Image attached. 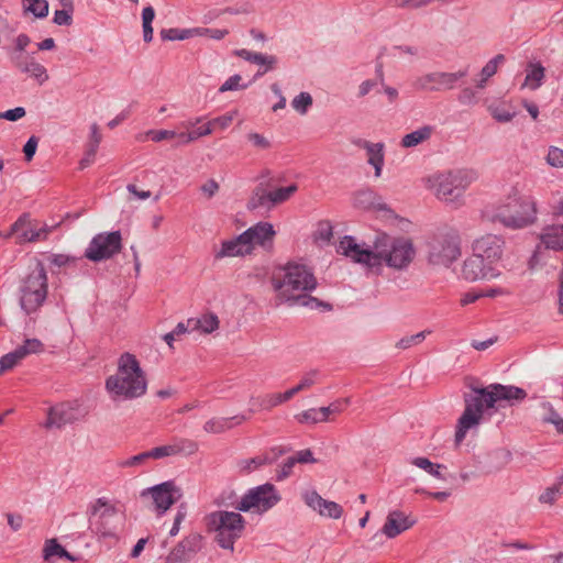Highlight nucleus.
<instances>
[{"label": "nucleus", "instance_id": "obj_1", "mask_svg": "<svg viewBox=\"0 0 563 563\" xmlns=\"http://www.w3.org/2000/svg\"><path fill=\"white\" fill-rule=\"evenodd\" d=\"M336 251L375 274H380L384 266L396 272L406 271L416 257V249L410 239L388 234L378 235L372 247L358 244L353 236L346 235L340 241Z\"/></svg>", "mask_w": 563, "mask_h": 563}, {"label": "nucleus", "instance_id": "obj_2", "mask_svg": "<svg viewBox=\"0 0 563 563\" xmlns=\"http://www.w3.org/2000/svg\"><path fill=\"white\" fill-rule=\"evenodd\" d=\"M473 394L464 396L465 408L457 420L455 443L459 445L465 439L467 432L479 426L485 410L493 409L505 401L509 406L521 402L527 397V391L520 387L503 384H490L487 387H472Z\"/></svg>", "mask_w": 563, "mask_h": 563}, {"label": "nucleus", "instance_id": "obj_3", "mask_svg": "<svg viewBox=\"0 0 563 563\" xmlns=\"http://www.w3.org/2000/svg\"><path fill=\"white\" fill-rule=\"evenodd\" d=\"M271 285L275 292L276 307H309L321 306V302L309 295L317 287V278L305 264L290 262L275 269L271 276Z\"/></svg>", "mask_w": 563, "mask_h": 563}, {"label": "nucleus", "instance_id": "obj_4", "mask_svg": "<svg viewBox=\"0 0 563 563\" xmlns=\"http://www.w3.org/2000/svg\"><path fill=\"white\" fill-rule=\"evenodd\" d=\"M104 387L113 401L133 400L146 394V374L134 354L125 352L118 358L117 371L106 379Z\"/></svg>", "mask_w": 563, "mask_h": 563}, {"label": "nucleus", "instance_id": "obj_5", "mask_svg": "<svg viewBox=\"0 0 563 563\" xmlns=\"http://www.w3.org/2000/svg\"><path fill=\"white\" fill-rule=\"evenodd\" d=\"M478 179L473 168H457L437 172L422 178L423 187L439 201L454 208L465 203V192Z\"/></svg>", "mask_w": 563, "mask_h": 563}, {"label": "nucleus", "instance_id": "obj_6", "mask_svg": "<svg viewBox=\"0 0 563 563\" xmlns=\"http://www.w3.org/2000/svg\"><path fill=\"white\" fill-rule=\"evenodd\" d=\"M495 218L510 229L526 228L537 220V203L531 196L522 195L517 188L497 207Z\"/></svg>", "mask_w": 563, "mask_h": 563}, {"label": "nucleus", "instance_id": "obj_7", "mask_svg": "<svg viewBox=\"0 0 563 563\" xmlns=\"http://www.w3.org/2000/svg\"><path fill=\"white\" fill-rule=\"evenodd\" d=\"M203 520L207 530L214 533L217 544L233 552L234 543L245 530L246 521L243 516L238 511L216 510L208 514Z\"/></svg>", "mask_w": 563, "mask_h": 563}, {"label": "nucleus", "instance_id": "obj_8", "mask_svg": "<svg viewBox=\"0 0 563 563\" xmlns=\"http://www.w3.org/2000/svg\"><path fill=\"white\" fill-rule=\"evenodd\" d=\"M47 274L44 265L36 262L34 268L21 279L19 303L25 314H33L44 305L47 297Z\"/></svg>", "mask_w": 563, "mask_h": 563}, {"label": "nucleus", "instance_id": "obj_9", "mask_svg": "<svg viewBox=\"0 0 563 563\" xmlns=\"http://www.w3.org/2000/svg\"><path fill=\"white\" fill-rule=\"evenodd\" d=\"M460 256L461 239L455 231L439 233L428 243V260L433 265L448 267Z\"/></svg>", "mask_w": 563, "mask_h": 563}, {"label": "nucleus", "instance_id": "obj_10", "mask_svg": "<svg viewBox=\"0 0 563 563\" xmlns=\"http://www.w3.org/2000/svg\"><path fill=\"white\" fill-rule=\"evenodd\" d=\"M280 500V495L273 484L266 483L247 490L235 506L243 512L263 514L272 509Z\"/></svg>", "mask_w": 563, "mask_h": 563}, {"label": "nucleus", "instance_id": "obj_11", "mask_svg": "<svg viewBox=\"0 0 563 563\" xmlns=\"http://www.w3.org/2000/svg\"><path fill=\"white\" fill-rule=\"evenodd\" d=\"M122 250V235L120 231L102 232L95 235L87 249L85 257L91 262H102L112 258Z\"/></svg>", "mask_w": 563, "mask_h": 563}, {"label": "nucleus", "instance_id": "obj_12", "mask_svg": "<svg viewBox=\"0 0 563 563\" xmlns=\"http://www.w3.org/2000/svg\"><path fill=\"white\" fill-rule=\"evenodd\" d=\"M468 75V68H463L454 73L432 71L417 77L412 86L416 90L433 92L454 89L456 82Z\"/></svg>", "mask_w": 563, "mask_h": 563}, {"label": "nucleus", "instance_id": "obj_13", "mask_svg": "<svg viewBox=\"0 0 563 563\" xmlns=\"http://www.w3.org/2000/svg\"><path fill=\"white\" fill-rule=\"evenodd\" d=\"M142 496H150L156 512L163 515L183 497V490L175 482L167 481L143 490Z\"/></svg>", "mask_w": 563, "mask_h": 563}, {"label": "nucleus", "instance_id": "obj_14", "mask_svg": "<svg viewBox=\"0 0 563 563\" xmlns=\"http://www.w3.org/2000/svg\"><path fill=\"white\" fill-rule=\"evenodd\" d=\"M505 240L497 234H485L472 243V252L481 256L486 263L495 266L504 255Z\"/></svg>", "mask_w": 563, "mask_h": 563}, {"label": "nucleus", "instance_id": "obj_15", "mask_svg": "<svg viewBox=\"0 0 563 563\" xmlns=\"http://www.w3.org/2000/svg\"><path fill=\"white\" fill-rule=\"evenodd\" d=\"M87 415L85 408L78 402H63L52 407L47 415L46 427L62 428L66 424L74 423L82 419Z\"/></svg>", "mask_w": 563, "mask_h": 563}, {"label": "nucleus", "instance_id": "obj_16", "mask_svg": "<svg viewBox=\"0 0 563 563\" xmlns=\"http://www.w3.org/2000/svg\"><path fill=\"white\" fill-rule=\"evenodd\" d=\"M241 234L251 254L256 246L265 251L273 250L276 231L269 222H258Z\"/></svg>", "mask_w": 563, "mask_h": 563}, {"label": "nucleus", "instance_id": "obj_17", "mask_svg": "<svg viewBox=\"0 0 563 563\" xmlns=\"http://www.w3.org/2000/svg\"><path fill=\"white\" fill-rule=\"evenodd\" d=\"M12 231L22 242H37L46 240L52 228L22 214L12 225Z\"/></svg>", "mask_w": 563, "mask_h": 563}, {"label": "nucleus", "instance_id": "obj_18", "mask_svg": "<svg viewBox=\"0 0 563 563\" xmlns=\"http://www.w3.org/2000/svg\"><path fill=\"white\" fill-rule=\"evenodd\" d=\"M461 275L468 282H476L481 279H493L500 275L495 266L486 263L481 256L472 252L463 262Z\"/></svg>", "mask_w": 563, "mask_h": 563}, {"label": "nucleus", "instance_id": "obj_19", "mask_svg": "<svg viewBox=\"0 0 563 563\" xmlns=\"http://www.w3.org/2000/svg\"><path fill=\"white\" fill-rule=\"evenodd\" d=\"M202 541L200 533L188 534L168 553L165 563H187L202 549Z\"/></svg>", "mask_w": 563, "mask_h": 563}, {"label": "nucleus", "instance_id": "obj_20", "mask_svg": "<svg viewBox=\"0 0 563 563\" xmlns=\"http://www.w3.org/2000/svg\"><path fill=\"white\" fill-rule=\"evenodd\" d=\"M305 504L319 516L330 519H340L343 507L335 501L322 498L316 490H306L301 495Z\"/></svg>", "mask_w": 563, "mask_h": 563}, {"label": "nucleus", "instance_id": "obj_21", "mask_svg": "<svg viewBox=\"0 0 563 563\" xmlns=\"http://www.w3.org/2000/svg\"><path fill=\"white\" fill-rule=\"evenodd\" d=\"M538 247L560 252L563 251V221H552L545 224L539 234Z\"/></svg>", "mask_w": 563, "mask_h": 563}, {"label": "nucleus", "instance_id": "obj_22", "mask_svg": "<svg viewBox=\"0 0 563 563\" xmlns=\"http://www.w3.org/2000/svg\"><path fill=\"white\" fill-rule=\"evenodd\" d=\"M353 144L360 148L365 150L367 156V163L375 169V176L382 175L384 162H385V145L382 142L373 143L364 139H357L353 141Z\"/></svg>", "mask_w": 563, "mask_h": 563}, {"label": "nucleus", "instance_id": "obj_23", "mask_svg": "<svg viewBox=\"0 0 563 563\" xmlns=\"http://www.w3.org/2000/svg\"><path fill=\"white\" fill-rule=\"evenodd\" d=\"M415 525L402 511L393 510L387 515L386 521L382 528V533L387 538L393 539L408 530Z\"/></svg>", "mask_w": 563, "mask_h": 563}, {"label": "nucleus", "instance_id": "obj_24", "mask_svg": "<svg viewBox=\"0 0 563 563\" xmlns=\"http://www.w3.org/2000/svg\"><path fill=\"white\" fill-rule=\"evenodd\" d=\"M250 251L244 242V239L242 234L225 240L221 243L220 250L216 253V258H223V257H243L246 255H250Z\"/></svg>", "mask_w": 563, "mask_h": 563}, {"label": "nucleus", "instance_id": "obj_25", "mask_svg": "<svg viewBox=\"0 0 563 563\" xmlns=\"http://www.w3.org/2000/svg\"><path fill=\"white\" fill-rule=\"evenodd\" d=\"M15 66L25 74H29L33 78L37 80L40 85L44 84L48 80V75L46 68L37 63L33 57H16Z\"/></svg>", "mask_w": 563, "mask_h": 563}, {"label": "nucleus", "instance_id": "obj_26", "mask_svg": "<svg viewBox=\"0 0 563 563\" xmlns=\"http://www.w3.org/2000/svg\"><path fill=\"white\" fill-rule=\"evenodd\" d=\"M246 418L244 416H234L230 418H211L203 424V430L209 434H219L228 431L233 428V426H238L242 423Z\"/></svg>", "mask_w": 563, "mask_h": 563}, {"label": "nucleus", "instance_id": "obj_27", "mask_svg": "<svg viewBox=\"0 0 563 563\" xmlns=\"http://www.w3.org/2000/svg\"><path fill=\"white\" fill-rule=\"evenodd\" d=\"M434 132V128L431 125H423L419 129L405 134L400 141V145L405 148L415 147L427 141H429Z\"/></svg>", "mask_w": 563, "mask_h": 563}, {"label": "nucleus", "instance_id": "obj_28", "mask_svg": "<svg viewBox=\"0 0 563 563\" xmlns=\"http://www.w3.org/2000/svg\"><path fill=\"white\" fill-rule=\"evenodd\" d=\"M188 327L202 333H211L219 328V319L214 313H206L200 318L188 319Z\"/></svg>", "mask_w": 563, "mask_h": 563}, {"label": "nucleus", "instance_id": "obj_29", "mask_svg": "<svg viewBox=\"0 0 563 563\" xmlns=\"http://www.w3.org/2000/svg\"><path fill=\"white\" fill-rule=\"evenodd\" d=\"M505 62L503 54H497L489 59L479 73V78L476 80V88L484 89L489 78H492L498 70V67Z\"/></svg>", "mask_w": 563, "mask_h": 563}, {"label": "nucleus", "instance_id": "obj_30", "mask_svg": "<svg viewBox=\"0 0 563 563\" xmlns=\"http://www.w3.org/2000/svg\"><path fill=\"white\" fill-rule=\"evenodd\" d=\"M544 76L545 69L540 63L529 64L523 87H528L531 90L538 89L542 85Z\"/></svg>", "mask_w": 563, "mask_h": 563}, {"label": "nucleus", "instance_id": "obj_31", "mask_svg": "<svg viewBox=\"0 0 563 563\" xmlns=\"http://www.w3.org/2000/svg\"><path fill=\"white\" fill-rule=\"evenodd\" d=\"M115 508L106 498H98L89 508V519H106L115 515Z\"/></svg>", "mask_w": 563, "mask_h": 563}, {"label": "nucleus", "instance_id": "obj_32", "mask_svg": "<svg viewBox=\"0 0 563 563\" xmlns=\"http://www.w3.org/2000/svg\"><path fill=\"white\" fill-rule=\"evenodd\" d=\"M235 55L254 64L265 65L267 68H273L277 59L273 55H264L262 53H255L245 48L235 51Z\"/></svg>", "mask_w": 563, "mask_h": 563}, {"label": "nucleus", "instance_id": "obj_33", "mask_svg": "<svg viewBox=\"0 0 563 563\" xmlns=\"http://www.w3.org/2000/svg\"><path fill=\"white\" fill-rule=\"evenodd\" d=\"M283 404L279 394H267L260 397H252L251 398V405L252 409L251 411L254 412L256 410H271L276 406H279Z\"/></svg>", "mask_w": 563, "mask_h": 563}, {"label": "nucleus", "instance_id": "obj_34", "mask_svg": "<svg viewBox=\"0 0 563 563\" xmlns=\"http://www.w3.org/2000/svg\"><path fill=\"white\" fill-rule=\"evenodd\" d=\"M247 207L251 210H256V209H262V208H266V209L272 208L273 206L271 205L269 191H266L261 186L257 187L253 191V195L251 196V198L249 200Z\"/></svg>", "mask_w": 563, "mask_h": 563}, {"label": "nucleus", "instance_id": "obj_35", "mask_svg": "<svg viewBox=\"0 0 563 563\" xmlns=\"http://www.w3.org/2000/svg\"><path fill=\"white\" fill-rule=\"evenodd\" d=\"M563 495V482L559 478L539 496L541 504L553 505Z\"/></svg>", "mask_w": 563, "mask_h": 563}, {"label": "nucleus", "instance_id": "obj_36", "mask_svg": "<svg viewBox=\"0 0 563 563\" xmlns=\"http://www.w3.org/2000/svg\"><path fill=\"white\" fill-rule=\"evenodd\" d=\"M25 12L32 13L35 18L43 19L48 14V2L46 0H22Z\"/></svg>", "mask_w": 563, "mask_h": 563}, {"label": "nucleus", "instance_id": "obj_37", "mask_svg": "<svg viewBox=\"0 0 563 563\" xmlns=\"http://www.w3.org/2000/svg\"><path fill=\"white\" fill-rule=\"evenodd\" d=\"M21 358L31 354H40L44 351V344L38 339H26L22 345L14 349Z\"/></svg>", "mask_w": 563, "mask_h": 563}, {"label": "nucleus", "instance_id": "obj_38", "mask_svg": "<svg viewBox=\"0 0 563 563\" xmlns=\"http://www.w3.org/2000/svg\"><path fill=\"white\" fill-rule=\"evenodd\" d=\"M297 190L298 186L296 184L271 190V205L276 206L287 201Z\"/></svg>", "mask_w": 563, "mask_h": 563}, {"label": "nucleus", "instance_id": "obj_39", "mask_svg": "<svg viewBox=\"0 0 563 563\" xmlns=\"http://www.w3.org/2000/svg\"><path fill=\"white\" fill-rule=\"evenodd\" d=\"M295 418L297 419V421L299 423L314 424L318 422L327 421L321 407L318 409L311 408V409L305 410V411L296 415Z\"/></svg>", "mask_w": 563, "mask_h": 563}, {"label": "nucleus", "instance_id": "obj_40", "mask_svg": "<svg viewBox=\"0 0 563 563\" xmlns=\"http://www.w3.org/2000/svg\"><path fill=\"white\" fill-rule=\"evenodd\" d=\"M155 18L154 9L148 5L145 7L142 11V26H143V38L145 42H151L153 38V27L152 22Z\"/></svg>", "mask_w": 563, "mask_h": 563}, {"label": "nucleus", "instance_id": "obj_41", "mask_svg": "<svg viewBox=\"0 0 563 563\" xmlns=\"http://www.w3.org/2000/svg\"><path fill=\"white\" fill-rule=\"evenodd\" d=\"M541 408L544 410V415L542 417L543 422L553 424L556 431L559 432L563 426V418L555 411L553 406L548 401L542 402Z\"/></svg>", "mask_w": 563, "mask_h": 563}, {"label": "nucleus", "instance_id": "obj_42", "mask_svg": "<svg viewBox=\"0 0 563 563\" xmlns=\"http://www.w3.org/2000/svg\"><path fill=\"white\" fill-rule=\"evenodd\" d=\"M479 88L475 87H464L461 89V91L457 95V101L462 106L466 107H473L478 103L479 96H478Z\"/></svg>", "mask_w": 563, "mask_h": 563}, {"label": "nucleus", "instance_id": "obj_43", "mask_svg": "<svg viewBox=\"0 0 563 563\" xmlns=\"http://www.w3.org/2000/svg\"><path fill=\"white\" fill-rule=\"evenodd\" d=\"M266 457L264 455H258L250 459H243L238 462V467L241 473L249 474L254 470L267 464Z\"/></svg>", "mask_w": 563, "mask_h": 563}, {"label": "nucleus", "instance_id": "obj_44", "mask_svg": "<svg viewBox=\"0 0 563 563\" xmlns=\"http://www.w3.org/2000/svg\"><path fill=\"white\" fill-rule=\"evenodd\" d=\"M66 549L62 547L57 539H47L43 548V559L47 562L54 556L60 558Z\"/></svg>", "mask_w": 563, "mask_h": 563}, {"label": "nucleus", "instance_id": "obj_45", "mask_svg": "<svg viewBox=\"0 0 563 563\" xmlns=\"http://www.w3.org/2000/svg\"><path fill=\"white\" fill-rule=\"evenodd\" d=\"M150 459H152L151 452L145 451L134 456L120 460L118 461L117 465L121 468L139 467L143 465L145 462H147Z\"/></svg>", "mask_w": 563, "mask_h": 563}, {"label": "nucleus", "instance_id": "obj_46", "mask_svg": "<svg viewBox=\"0 0 563 563\" xmlns=\"http://www.w3.org/2000/svg\"><path fill=\"white\" fill-rule=\"evenodd\" d=\"M312 106V97L309 92H300L291 101V107L300 114H306Z\"/></svg>", "mask_w": 563, "mask_h": 563}, {"label": "nucleus", "instance_id": "obj_47", "mask_svg": "<svg viewBox=\"0 0 563 563\" xmlns=\"http://www.w3.org/2000/svg\"><path fill=\"white\" fill-rule=\"evenodd\" d=\"M175 449L177 450V455H192L198 451V444L194 440L179 438L174 440Z\"/></svg>", "mask_w": 563, "mask_h": 563}, {"label": "nucleus", "instance_id": "obj_48", "mask_svg": "<svg viewBox=\"0 0 563 563\" xmlns=\"http://www.w3.org/2000/svg\"><path fill=\"white\" fill-rule=\"evenodd\" d=\"M159 34L164 41L186 40L192 36V30L164 29Z\"/></svg>", "mask_w": 563, "mask_h": 563}, {"label": "nucleus", "instance_id": "obj_49", "mask_svg": "<svg viewBox=\"0 0 563 563\" xmlns=\"http://www.w3.org/2000/svg\"><path fill=\"white\" fill-rule=\"evenodd\" d=\"M21 361H22V358L15 350L1 356L0 357V375H2L4 372H7L9 369H12Z\"/></svg>", "mask_w": 563, "mask_h": 563}, {"label": "nucleus", "instance_id": "obj_50", "mask_svg": "<svg viewBox=\"0 0 563 563\" xmlns=\"http://www.w3.org/2000/svg\"><path fill=\"white\" fill-rule=\"evenodd\" d=\"M429 333H430V331H421L416 334L405 336L397 342L396 346L398 349L406 350L412 345L421 343L427 338V335Z\"/></svg>", "mask_w": 563, "mask_h": 563}, {"label": "nucleus", "instance_id": "obj_51", "mask_svg": "<svg viewBox=\"0 0 563 563\" xmlns=\"http://www.w3.org/2000/svg\"><path fill=\"white\" fill-rule=\"evenodd\" d=\"M246 140L257 150H269L272 142L264 135L257 132H250L246 134Z\"/></svg>", "mask_w": 563, "mask_h": 563}, {"label": "nucleus", "instance_id": "obj_52", "mask_svg": "<svg viewBox=\"0 0 563 563\" xmlns=\"http://www.w3.org/2000/svg\"><path fill=\"white\" fill-rule=\"evenodd\" d=\"M242 76L241 75H233L229 77L219 88V92L223 93L227 91H234V90H241L245 89L247 87L246 84H242Z\"/></svg>", "mask_w": 563, "mask_h": 563}, {"label": "nucleus", "instance_id": "obj_53", "mask_svg": "<svg viewBox=\"0 0 563 563\" xmlns=\"http://www.w3.org/2000/svg\"><path fill=\"white\" fill-rule=\"evenodd\" d=\"M152 459L159 460L177 455L174 441L169 444L156 446L150 450Z\"/></svg>", "mask_w": 563, "mask_h": 563}, {"label": "nucleus", "instance_id": "obj_54", "mask_svg": "<svg viewBox=\"0 0 563 563\" xmlns=\"http://www.w3.org/2000/svg\"><path fill=\"white\" fill-rule=\"evenodd\" d=\"M545 161L552 167L563 168V150L550 146Z\"/></svg>", "mask_w": 563, "mask_h": 563}, {"label": "nucleus", "instance_id": "obj_55", "mask_svg": "<svg viewBox=\"0 0 563 563\" xmlns=\"http://www.w3.org/2000/svg\"><path fill=\"white\" fill-rule=\"evenodd\" d=\"M74 8H63L54 12V23L57 25H70L73 22Z\"/></svg>", "mask_w": 563, "mask_h": 563}, {"label": "nucleus", "instance_id": "obj_56", "mask_svg": "<svg viewBox=\"0 0 563 563\" xmlns=\"http://www.w3.org/2000/svg\"><path fill=\"white\" fill-rule=\"evenodd\" d=\"M333 235L332 227L329 222H320L314 233V239L321 242H330Z\"/></svg>", "mask_w": 563, "mask_h": 563}, {"label": "nucleus", "instance_id": "obj_57", "mask_svg": "<svg viewBox=\"0 0 563 563\" xmlns=\"http://www.w3.org/2000/svg\"><path fill=\"white\" fill-rule=\"evenodd\" d=\"M488 111L495 120L503 123L510 122L515 117V113L509 112L500 107L490 106Z\"/></svg>", "mask_w": 563, "mask_h": 563}, {"label": "nucleus", "instance_id": "obj_58", "mask_svg": "<svg viewBox=\"0 0 563 563\" xmlns=\"http://www.w3.org/2000/svg\"><path fill=\"white\" fill-rule=\"evenodd\" d=\"M349 402H350L349 398H345L342 400H336L327 407H321L327 421L329 420L330 415L341 413L344 410V407L349 405Z\"/></svg>", "mask_w": 563, "mask_h": 563}, {"label": "nucleus", "instance_id": "obj_59", "mask_svg": "<svg viewBox=\"0 0 563 563\" xmlns=\"http://www.w3.org/2000/svg\"><path fill=\"white\" fill-rule=\"evenodd\" d=\"M235 117V112H230V113H225L221 117H218V118H214L212 119L210 122L211 126H212V130L214 128H219L221 130H225L227 128L230 126V124L232 123L233 119Z\"/></svg>", "mask_w": 563, "mask_h": 563}, {"label": "nucleus", "instance_id": "obj_60", "mask_svg": "<svg viewBox=\"0 0 563 563\" xmlns=\"http://www.w3.org/2000/svg\"><path fill=\"white\" fill-rule=\"evenodd\" d=\"M147 135L154 142H162L164 140H170L176 137L177 132L170 130H151L147 132Z\"/></svg>", "mask_w": 563, "mask_h": 563}, {"label": "nucleus", "instance_id": "obj_61", "mask_svg": "<svg viewBox=\"0 0 563 563\" xmlns=\"http://www.w3.org/2000/svg\"><path fill=\"white\" fill-rule=\"evenodd\" d=\"M317 378H318L317 371H311V372L307 373L297 385V387L299 388V391L309 389L311 386H313L317 383Z\"/></svg>", "mask_w": 563, "mask_h": 563}, {"label": "nucleus", "instance_id": "obj_62", "mask_svg": "<svg viewBox=\"0 0 563 563\" xmlns=\"http://www.w3.org/2000/svg\"><path fill=\"white\" fill-rule=\"evenodd\" d=\"M408 463L411 465L424 471L426 473H430L433 466V462H431L428 457L424 456H416L408 460Z\"/></svg>", "mask_w": 563, "mask_h": 563}, {"label": "nucleus", "instance_id": "obj_63", "mask_svg": "<svg viewBox=\"0 0 563 563\" xmlns=\"http://www.w3.org/2000/svg\"><path fill=\"white\" fill-rule=\"evenodd\" d=\"M296 461L294 456L288 457L282 465L280 471L277 473L276 478L277 481H283L287 478L291 472L292 467L296 465Z\"/></svg>", "mask_w": 563, "mask_h": 563}, {"label": "nucleus", "instance_id": "obj_64", "mask_svg": "<svg viewBox=\"0 0 563 563\" xmlns=\"http://www.w3.org/2000/svg\"><path fill=\"white\" fill-rule=\"evenodd\" d=\"M377 86V81L374 79H366L362 81L357 89V98H364L367 96L375 87Z\"/></svg>", "mask_w": 563, "mask_h": 563}]
</instances>
